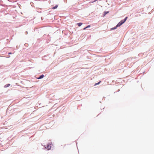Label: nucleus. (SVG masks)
Here are the masks:
<instances>
[{"mask_svg":"<svg viewBox=\"0 0 154 154\" xmlns=\"http://www.w3.org/2000/svg\"><path fill=\"white\" fill-rule=\"evenodd\" d=\"M8 54H11V52L9 53H8Z\"/></svg>","mask_w":154,"mask_h":154,"instance_id":"f8f14e48","label":"nucleus"},{"mask_svg":"<svg viewBox=\"0 0 154 154\" xmlns=\"http://www.w3.org/2000/svg\"><path fill=\"white\" fill-rule=\"evenodd\" d=\"M96 1V0H95V1L94 2H95Z\"/></svg>","mask_w":154,"mask_h":154,"instance_id":"ddd939ff","label":"nucleus"},{"mask_svg":"<svg viewBox=\"0 0 154 154\" xmlns=\"http://www.w3.org/2000/svg\"><path fill=\"white\" fill-rule=\"evenodd\" d=\"M51 143H50L49 144H48L47 145L45 146V148L47 149V150H48L50 149L51 148Z\"/></svg>","mask_w":154,"mask_h":154,"instance_id":"f03ea898","label":"nucleus"},{"mask_svg":"<svg viewBox=\"0 0 154 154\" xmlns=\"http://www.w3.org/2000/svg\"><path fill=\"white\" fill-rule=\"evenodd\" d=\"M101 82V81H100L99 82H98V83H96L94 85L95 86H96V85H97L98 84H99Z\"/></svg>","mask_w":154,"mask_h":154,"instance_id":"0eeeda50","label":"nucleus"},{"mask_svg":"<svg viewBox=\"0 0 154 154\" xmlns=\"http://www.w3.org/2000/svg\"><path fill=\"white\" fill-rule=\"evenodd\" d=\"M10 85V84H8L5 85V88H7V87L9 86Z\"/></svg>","mask_w":154,"mask_h":154,"instance_id":"423d86ee","label":"nucleus"},{"mask_svg":"<svg viewBox=\"0 0 154 154\" xmlns=\"http://www.w3.org/2000/svg\"><path fill=\"white\" fill-rule=\"evenodd\" d=\"M44 75H42L40 76V77L38 78V79H41L43 78Z\"/></svg>","mask_w":154,"mask_h":154,"instance_id":"20e7f679","label":"nucleus"},{"mask_svg":"<svg viewBox=\"0 0 154 154\" xmlns=\"http://www.w3.org/2000/svg\"><path fill=\"white\" fill-rule=\"evenodd\" d=\"M90 27V25H88V26H87L86 27V28H88L89 27Z\"/></svg>","mask_w":154,"mask_h":154,"instance_id":"1a4fd4ad","label":"nucleus"},{"mask_svg":"<svg viewBox=\"0 0 154 154\" xmlns=\"http://www.w3.org/2000/svg\"><path fill=\"white\" fill-rule=\"evenodd\" d=\"M127 18V17H126L124 20H122L120 21L117 25L116 27L120 26L122 24L126 21Z\"/></svg>","mask_w":154,"mask_h":154,"instance_id":"f257e3e1","label":"nucleus"},{"mask_svg":"<svg viewBox=\"0 0 154 154\" xmlns=\"http://www.w3.org/2000/svg\"><path fill=\"white\" fill-rule=\"evenodd\" d=\"M58 6V5H56L54 7H53L52 8V9H56Z\"/></svg>","mask_w":154,"mask_h":154,"instance_id":"7ed1b4c3","label":"nucleus"},{"mask_svg":"<svg viewBox=\"0 0 154 154\" xmlns=\"http://www.w3.org/2000/svg\"><path fill=\"white\" fill-rule=\"evenodd\" d=\"M117 27H116H116H114V28H112V29H116V28H117Z\"/></svg>","mask_w":154,"mask_h":154,"instance_id":"9d476101","label":"nucleus"},{"mask_svg":"<svg viewBox=\"0 0 154 154\" xmlns=\"http://www.w3.org/2000/svg\"><path fill=\"white\" fill-rule=\"evenodd\" d=\"M109 12V11H107V12H104V15H106V14H107Z\"/></svg>","mask_w":154,"mask_h":154,"instance_id":"6e6552de","label":"nucleus"},{"mask_svg":"<svg viewBox=\"0 0 154 154\" xmlns=\"http://www.w3.org/2000/svg\"><path fill=\"white\" fill-rule=\"evenodd\" d=\"M82 23H77V25L79 26H81L82 25Z\"/></svg>","mask_w":154,"mask_h":154,"instance_id":"39448f33","label":"nucleus"},{"mask_svg":"<svg viewBox=\"0 0 154 154\" xmlns=\"http://www.w3.org/2000/svg\"><path fill=\"white\" fill-rule=\"evenodd\" d=\"M86 28H86V27H85V28H84L83 29H84V30H85Z\"/></svg>","mask_w":154,"mask_h":154,"instance_id":"9b49d317","label":"nucleus"}]
</instances>
